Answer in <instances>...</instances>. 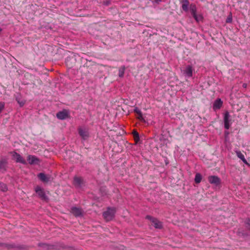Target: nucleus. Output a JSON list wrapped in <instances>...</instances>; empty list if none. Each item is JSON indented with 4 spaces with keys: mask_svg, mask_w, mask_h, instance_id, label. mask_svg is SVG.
Here are the masks:
<instances>
[{
    "mask_svg": "<svg viewBox=\"0 0 250 250\" xmlns=\"http://www.w3.org/2000/svg\"><path fill=\"white\" fill-rule=\"evenodd\" d=\"M116 209L115 208L108 207L107 210L103 213V216L104 219L106 221H110L115 217Z\"/></svg>",
    "mask_w": 250,
    "mask_h": 250,
    "instance_id": "1",
    "label": "nucleus"
},
{
    "mask_svg": "<svg viewBox=\"0 0 250 250\" xmlns=\"http://www.w3.org/2000/svg\"><path fill=\"white\" fill-rule=\"evenodd\" d=\"M6 249L7 250H29V246L25 245L18 244L15 243H7Z\"/></svg>",
    "mask_w": 250,
    "mask_h": 250,
    "instance_id": "2",
    "label": "nucleus"
},
{
    "mask_svg": "<svg viewBox=\"0 0 250 250\" xmlns=\"http://www.w3.org/2000/svg\"><path fill=\"white\" fill-rule=\"evenodd\" d=\"M146 219L149 220L151 223V225L156 229H162L163 225L162 222L159 221L157 218L153 217L149 215L146 216Z\"/></svg>",
    "mask_w": 250,
    "mask_h": 250,
    "instance_id": "3",
    "label": "nucleus"
},
{
    "mask_svg": "<svg viewBox=\"0 0 250 250\" xmlns=\"http://www.w3.org/2000/svg\"><path fill=\"white\" fill-rule=\"evenodd\" d=\"M35 191L38 194L39 197L43 201L45 202H49V198L46 195L45 191L43 188H42L39 186H37L35 188Z\"/></svg>",
    "mask_w": 250,
    "mask_h": 250,
    "instance_id": "4",
    "label": "nucleus"
},
{
    "mask_svg": "<svg viewBox=\"0 0 250 250\" xmlns=\"http://www.w3.org/2000/svg\"><path fill=\"white\" fill-rule=\"evenodd\" d=\"M8 168V159L4 156L0 157V172L5 173Z\"/></svg>",
    "mask_w": 250,
    "mask_h": 250,
    "instance_id": "5",
    "label": "nucleus"
},
{
    "mask_svg": "<svg viewBox=\"0 0 250 250\" xmlns=\"http://www.w3.org/2000/svg\"><path fill=\"white\" fill-rule=\"evenodd\" d=\"M9 153L12 156V160H15L16 163H20L23 165H26L27 164L24 159L17 152L13 151L10 152Z\"/></svg>",
    "mask_w": 250,
    "mask_h": 250,
    "instance_id": "6",
    "label": "nucleus"
},
{
    "mask_svg": "<svg viewBox=\"0 0 250 250\" xmlns=\"http://www.w3.org/2000/svg\"><path fill=\"white\" fill-rule=\"evenodd\" d=\"M84 184L83 178L81 176H75L73 178V185L76 188H80Z\"/></svg>",
    "mask_w": 250,
    "mask_h": 250,
    "instance_id": "7",
    "label": "nucleus"
},
{
    "mask_svg": "<svg viewBox=\"0 0 250 250\" xmlns=\"http://www.w3.org/2000/svg\"><path fill=\"white\" fill-rule=\"evenodd\" d=\"M56 117L60 120H64L70 118L69 111L66 109H63L62 111L58 112L56 114Z\"/></svg>",
    "mask_w": 250,
    "mask_h": 250,
    "instance_id": "8",
    "label": "nucleus"
},
{
    "mask_svg": "<svg viewBox=\"0 0 250 250\" xmlns=\"http://www.w3.org/2000/svg\"><path fill=\"white\" fill-rule=\"evenodd\" d=\"M230 115L228 111H226L224 114V127L226 129H229L230 126L231 120L229 119Z\"/></svg>",
    "mask_w": 250,
    "mask_h": 250,
    "instance_id": "9",
    "label": "nucleus"
},
{
    "mask_svg": "<svg viewBox=\"0 0 250 250\" xmlns=\"http://www.w3.org/2000/svg\"><path fill=\"white\" fill-rule=\"evenodd\" d=\"M28 163L31 165H39L41 163L39 158L34 155H29L27 157Z\"/></svg>",
    "mask_w": 250,
    "mask_h": 250,
    "instance_id": "10",
    "label": "nucleus"
},
{
    "mask_svg": "<svg viewBox=\"0 0 250 250\" xmlns=\"http://www.w3.org/2000/svg\"><path fill=\"white\" fill-rule=\"evenodd\" d=\"M208 179L209 183L214 184L216 186H220L221 183L220 178L217 176H209L208 177Z\"/></svg>",
    "mask_w": 250,
    "mask_h": 250,
    "instance_id": "11",
    "label": "nucleus"
},
{
    "mask_svg": "<svg viewBox=\"0 0 250 250\" xmlns=\"http://www.w3.org/2000/svg\"><path fill=\"white\" fill-rule=\"evenodd\" d=\"M70 212L74 216L76 217L82 216L83 213L82 208L77 207H72L71 208Z\"/></svg>",
    "mask_w": 250,
    "mask_h": 250,
    "instance_id": "12",
    "label": "nucleus"
},
{
    "mask_svg": "<svg viewBox=\"0 0 250 250\" xmlns=\"http://www.w3.org/2000/svg\"><path fill=\"white\" fill-rule=\"evenodd\" d=\"M54 250H74V248L63 244L56 243L54 244Z\"/></svg>",
    "mask_w": 250,
    "mask_h": 250,
    "instance_id": "13",
    "label": "nucleus"
},
{
    "mask_svg": "<svg viewBox=\"0 0 250 250\" xmlns=\"http://www.w3.org/2000/svg\"><path fill=\"white\" fill-rule=\"evenodd\" d=\"M38 246L44 250H54V245L45 243H40L38 244Z\"/></svg>",
    "mask_w": 250,
    "mask_h": 250,
    "instance_id": "14",
    "label": "nucleus"
},
{
    "mask_svg": "<svg viewBox=\"0 0 250 250\" xmlns=\"http://www.w3.org/2000/svg\"><path fill=\"white\" fill-rule=\"evenodd\" d=\"M223 101L221 100V99L218 98L214 102L213 104V109L214 111L216 110L220 109L222 105H223Z\"/></svg>",
    "mask_w": 250,
    "mask_h": 250,
    "instance_id": "15",
    "label": "nucleus"
},
{
    "mask_svg": "<svg viewBox=\"0 0 250 250\" xmlns=\"http://www.w3.org/2000/svg\"><path fill=\"white\" fill-rule=\"evenodd\" d=\"M78 133L80 136L84 140L86 139L89 136L88 131L79 127L78 129Z\"/></svg>",
    "mask_w": 250,
    "mask_h": 250,
    "instance_id": "16",
    "label": "nucleus"
},
{
    "mask_svg": "<svg viewBox=\"0 0 250 250\" xmlns=\"http://www.w3.org/2000/svg\"><path fill=\"white\" fill-rule=\"evenodd\" d=\"M133 111L138 115L137 117H136L137 119H138L141 122H146V121L143 116V114L142 112L139 109L138 107H135Z\"/></svg>",
    "mask_w": 250,
    "mask_h": 250,
    "instance_id": "17",
    "label": "nucleus"
},
{
    "mask_svg": "<svg viewBox=\"0 0 250 250\" xmlns=\"http://www.w3.org/2000/svg\"><path fill=\"white\" fill-rule=\"evenodd\" d=\"M235 153L237 155V156L240 158L244 164L247 165L248 166H250V164L247 162L246 159L245 158L244 155L242 153V152L239 150H236L235 151Z\"/></svg>",
    "mask_w": 250,
    "mask_h": 250,
    "instance_id": "18",
    "label": "nucleus"
},
{
    "mask_svg": "<svg viewBox=\"0 0 250 250\" xmlns=\"http://www.w3.org/2000/svg\"><path fill=\"white\" fill-rule=\"evenodd\" d=\"M181 3H182V8L185 12L188 11V6L189 5V1L188 0H181Z\"/></svg>",
    "mask_w": 250,
    "mask_h": 250,
    "instance_id": "19",
    "label": "nucleus"
},
{
    "mask_svg": "<svg viewBox=\"0 0 250 250\" xmlns=\"http://www.w3.org/2000/svg\"><path fill=\"white\" fill-rule=\"evenodd\" d=\"M193 68L192 66L188 65L184 70V74H186L188 77H191L193 74Z\"/></svg>",
    "mask_w": 250,
    "mask_h": 250,
    "instance_id": "20",
    "label": "nucleus"
},
{
    "mask_svg": "<svg viewBox=\"0 0 250 250\" xmlns=\"http://www.w3.org/2000/svg\"><path fill=\"white\" fill-rule=\"evenodd\" d=\"M38 177L40 179V180L44 183H47L49 180V177H47L43 173H40L38 175Z\"/></svg>",
    "mask_w": 250,
    "mask_h": 250,
    "instance_id": "21",
    "label": "nucleus"
},
{
    "mask_svg": "<svg viewBox=\"0 0 250 250\" xmlns=\"http://www.w3.org/2000/svg\"><path fill=\"white\" fill-rule=\"evenodd\" d=\"M190 9L191 14L192 17L194 18V19H196V15H197L196 14L197 8H196V5L194 3H191L190 5Z\"/></svg>",
    "mask_w": 250,
    "mask_h": 250,
    "instance_id": "22",
    "label": "nucleus"
},
{
    "mask_svg": "<svg viewBox=\"0 0 250 250\" xmlns=\"http://www.w3.org/2000/svg\"><path fill=\"white\" fill-rule=\"evenodd\" d=\"M132 134L133 135V139L135 141V144H138L140 141V137H139V133L137 132V130H133L132 132Z\"/></svg>",
    "mask_w": 250,
    "mask_h": 250,
    "instance_id": "23",
    "label": "nucleus"
},
{
    "mask_svg": "<svg viewBox=\"0 0 250 250\" xmlns=\"http://www.w3.org/2000/svg\"><path fill=\"white\" fill-rule=\"evenodd\" d=\"M125 66H122L119 68V77L120 78H123L125 74Z\"/></svg>",
    "mask_w": 250,
    "mask_h": 250,
    "instance_id": "24",
    "label": "nucleus"
},
{
    "mask_svg": "<svg viewBox=\"0 0 250 250\" xmlns=\"http://www.w3.org/2000/svg\"><path fill=\"white\" fill-rule=\"evenodd\" d=\"M202 179V175L199 173H197L195 175L194 181H195V183L199 184L201 182Z\"/></svg>",
    "mask_w": 250,
    "mask_h": 250,
    "instance_id": "25",
    "label": "nucleus"
},
{
    "mask_svg": "<svg viewBox=\"0 0 250 250\" xmlns=\"http://www.w3.org/2000/svg\"><path fill=\"white\" fill-rule=\"evenodd\" d=\"M0 190L3 192L7 191L8 188L6 184L2 182H0Z\"/></svg>",
    "mask_w": 250,
    "mask_h": 250,
    "instance_id": "26",
    "label": "nucleus"
},
{
    "mask_svg": "<svg viewBox=\"0 0 250 250\" xmlns=\"http://www.w3.org/2000/svg\"><path fill=\"white\" fill-rule=\"evenodd\" d=\"M246 228L250 231V218H248L245 221Z\"/></svg>",
    "mask_w": 250,
    "mask_h": 250,
    "instance_id": "27",
    "label": "nucleus"
},
{
    "mask_svg": "<svg viewBox=\"0 0 250 250\" xmlns=\"http://www.w3.org/2000/svg\"><path fill=\"white\" fill-rule=\"evenodd\" d=\"M232 21V14L230 13L226 19V22L227 23H231Z\"/></svg>",
    "mask_w": 250,
    "mask_h": 250,
    "instance_id": "28",
    "label": "nucleus"
},
{
    "mask_svg": "<svg viewBox=\"0 0 250 250\" xmlns=\"http://www.w3.org/2000/svg\"><path fill=\"white\" fill-rule=\"evenodd\" d=\"M16 101L18 103V104H20V106H22L25 104V102H23L22 101H21L20 99L18 98H16Z\"/></svg>",
    "mask_w": 250,
    "mask_h": 250,
    "instance_id": "29",
    "label": "nucleus"
},
{
    "mask_svg": "<svg viewBox=\"0 0 250 250\" xmlns=\"http://www.w3.org/2000/svg\"><path fill=\"white\" fill-rule=\"evenodd\" d=\"M196 19H195V20L198 22L200 21H202L203 19V16L201 15H196Z\"/></svg>",
    "mask_w": 250,
    "mask_h": 250,
    "instance_id": "30",
    "label": "nucleus"
},
{
    "mask_svg": "<svg viewBox=\"0 0 250 250\" xmlns=\"http://www.w3.org/2000/svg\"><path fill=\"white\" fill-rule=\"evenodd\" d=\"M239 235L242 236L243 237H247V236H249V234H248V232H245L243 231V232L239 231Z\"/></svg>",
    "mask_w": 250,
    "mask_h": 250,
    "instance_id": "31",
    "label": "nucleus"
},
{
    "mask_svg": "<svg viewBox=\"0 0 250 250\" xmlns=\"http://www.w3.org/2000/svg\"><path fill=\"white\" fill-rule=\"evenodd\" d=\"M4 108V103L3 102H0V113Z\"/></svg>",
    "mask_w": 250,
    "mask_h": 250,
    "instance_id": "32",
    "label": "nucleus"
},
{
    "mask_svg": "<svg viewBox=\"0 0 250 250\" xmlns=\"http://www.w3.org/2000/svg\"><path fill=\"white\" fill-rule=\"evenodd\" d=\"M7 243L0 242V247L6 249Z\"/></svg>",
    "mask_w": 250,
    "mask_h": 250,
    "instance_id": "33",
    "label": "nucleus"
},
{
    "mask_svg": "<svg viewBox=\"0 0 250 250\" xmlns=\"http://www.w3.org/2000/svg\"><path fill=\"white\" fill-rule=\"evenodd\" d=\"M243 86L244 87H246V86H247V84H246V83H243Z\"/></svg>",
    "mask_w": 250,
    "mask_h": 250,
    "instance_id": "34",
    "label": "nucleus"
},
{
    "mask_svg": "<svg viewBox=\"0 0 250 250\" xmlns=\"http://www.w3.org/2000/svg\"><path fill=\"white\" fill-rule=\"evenodd\" d=\"M161 0H155V1L157 3L159 2L160 1H161Z\"/></svg>",
    "mask_w": 250,
    "mask_h": 250,
    "instance_id": "35",
    "label": "nucleus"
},
{
    "mask_svg": "<svg viewBox=\"0 0 250 250\" xmlns=\"http://www.w3.org/2000/svg\"><path fill=\"white\" fill-rule=\"evenodd\" d=\"M1 31H2V29H0V33H1Z\"/></svg>",
    "mask_w": 250,
    "mask_h": 250,
    "instance_id": "36",
    "label": "nucleus"
}]
</instances>
